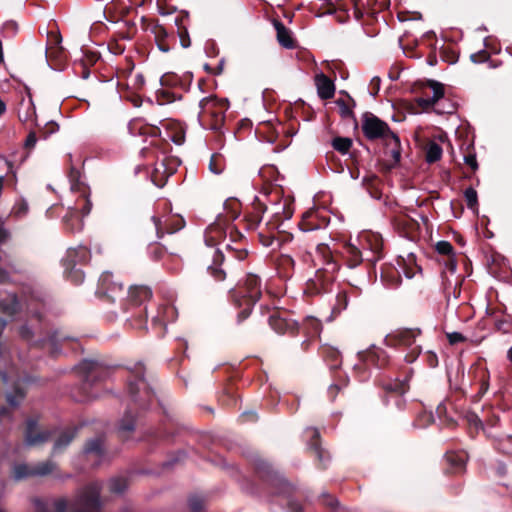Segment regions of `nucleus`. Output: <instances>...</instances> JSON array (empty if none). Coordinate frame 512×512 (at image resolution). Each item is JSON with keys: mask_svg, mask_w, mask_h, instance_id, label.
I'll list each match as a JSON object with an SVG mask.
<instances>
[{"mask_svg": "<svg viewBox=\"0 0 512 512\" xmlns=\"http://www.w3.org/2000/svg\"><path fill=\"white\" fill-rule=\"evenodd\" d=\"M131 377L128 380V393L131 401L141 409L148 408L153 399V391L145 380V367L136 363L130 368Z\"/></svg>", "mask_w": 512, "mask_h": 512, "instance_id": "obj_1", "label": "nucleus"}, {"mask_svg": "<svg viewBox=\"0 0 512 512\" xmlns=\"http://www.w3.org/2000/svg\"><path fill=\"white\" fill-rule=\"evenodd\" d=\"M419 329H399L385 337V343L390 347H403L408 350L405 355L407 363H413L421 353V346L415 343L416 337L420 335Z\"/></svg>", "mask_w": 512, "mask_h": 512, "instance_id": "obj_2", "label": "nucleus"}, {"mask_svg": "<svg viewBox=\"0 0 512 512\" xmlns=\"http://www.w3.org/2000/svg\"><path fill=\"white\" fill-rule=\"evenodd\" d=\"M101 485L98 482L91 483L78 490L74 504L76 508L72 512H99L101 509Z\"/></svg>", "mask_w": 512, "mask_h": 512, "instance_id": "obj_3", "label": "nucleus"}, {"mask_svg": "<svg viewBox=\"0 0 512 512\" xmlns=\"http://www.w3.org/2000/svg\"><path fill=\"white\" fill-rule=\"evenodd\" d=\"M233 302L238 303V298L248 299L250 303H256L261 295L260 279L255 274H247L243 283L230 291Z\"/></svg>", "mask_w": 512, "mask_h": 512, "instance_id": "obj_4", "label": "nucleus"}, {"mask_svg": "<svg viewBox=\"0 0 512 512\" xmlns=\"http://www.w3.org/2000/svg\"><path fill=\"white\" fill-rule=\"evenodd\" d=\"M76 372L83 380L84 389L92 386L96 382L104 380L108 371L99 362L93 360H83L76 367Z\"/></svg>", "mask_w": 512, "mask_h": 512, "instance_id": "obj_5", "label": "nucleus"}, {"mask_svg": "<svg viewBox=\"0 0 512 512\" xmlns=\"http://www.w3.org/2000/svg\"><path fill=\"white\" fill-rule=\"evenodd\" d=\"M362 131L368 140L384 139L392 131L389 125L372 113H365Z\"/></svg>", "mask_w": 512, "mask_h": 512, "instance_id": "obj_6", "label": "nucleus"}, {"mask_svg": "<svg viewBox=\"0 0 512 512\" xmlns=\"http://www.w3.org/2000/svg\"><path fill=\"white\" fill-rule=\"evenodd\" d=\"M206 242V249L205 254L207 256L213 257V262L211 265L208 266L209 273L215 278L217 281H222L226 277L225 271L220 267L224 256L223 253L220 251V249L215 248L214 242L208 240V238L205 239Z\"/></svg>", "mask_w": 512, "mask_h": 512, "instance_id": "obj_7", "label": "nucleus"}, {"mask_svg": "<svg viewBox=\"0 0 512 512\" xmlns=\"http://www.w3.org/2000/svg\"><path fill=\"white\" fill-rule=\"evenodd\" d=\"M98 293L114 302L116 298L123 294V285L114 281L110 272H104L98 281Z\"/></svg>", "mask_w": 512, "mask_h": 512, "instance_id": "obj_8", "label": "nucleus"}, {"mask_svg": "<svg viewBox=\"0 0 512 512\" xmlns=\"http://www.w3.org/2000/svg\"><path fill=\"white\" fill-rule=\"evenodd\" d=\"M364 261L372 264L376 263L382 257V241L376 235H371L360 239Z\"/></svg>", "mask_w": 512, "mask_h": 512, "instance_id": "obj_9", "label": "nucleus"}, {"mask_svg": "<svg viewBox=\"0 0 512 512\" xmlns=\"http://www.w3.org/2000/svg\"><path fill=\"white\" fill-rule=\"evenodd\" d=\"M52 433L50 431H37V420L28 419L26 422L25 444L27 446H37L50 440Z\"/></svg>", "mask_w": 512, "mask_h": 512, "instance_id": "obj_10", "label": "nucleus"}, {"mask_svg": "<svg viewBox=\"0 0 512 512\" xmlns=\"http://www.w3.org/2000/svg\"><path fill=\"white\" fill-rule=\"evenodd\" d=\"M71 191L80 194V199L76 202L77 209L80 210L82 217L88 216L92 210V202L90 200V191L88 187L78 181H72ZM73 213H76V208H73Z\"/></svg>", "mask_w": 512, "mask_h": 512, "instance_id": "obj_11", "label": "nucleus"}, {"mask_svg": "<svg viewBox=\"0 0 512 512\" xmlns=\"http://www.w3.org/2000/svg\"><path fill=\"white\" fill-rule=\"evenodd\" d=\"M201 109L200 115H211L222 120L224 110L226 109L225 100H219L216 97H205L199 102Z\"/></svg>", "mask_w": 512, "mask_h": 512, "instance_id": "obj_12", "label": "nucleus"}, {"mask_svg": "<svg viewBox=\"0 0 512 512\" xmlns=\"http://www.w3.org/2000/svg\"><path fill=\"white\" fill-rule=\"evenodd\" d=\"M358 358L366 365L381 367L385 363V353L374 345L365 351L358 352Z\"/></svg>", "mask_w": 512, "mask_h": 512, "instance_id": "obj_13", "label": "nucleus"}, {"mask_svg": "<svg viewBox=\"0 0 512 512\" xmlns=\"http://www.w3.org/2000/svg\"><path fill=\"white\" fill-rule=\"evenodd\" d=\"M90 259V252L86 246H78L77 248H70L67 250V254L64 261V266H76L88 262Z\"/></svg>", "mask_w": 512, "mask_h": 512, "instance_id": "obj_14", "label": "nucleus"}, {"mask_svg": "<svg viewBox=\"0 0 512 512\" xmlns=\"http://www.w3.org/2000/svg\"><path fill=\"white\" fill-rule=\"evenodd\" d=\"M271 328L278 334L294 333L297 330V323L279 316L277 313L269 317Z\"/></svg>", "mask_w": 512, "mask_h": 512, "instance_id": "obj_15", "label": "nucleus"}, {"mask_svg": "<svg viewBox=\"0 0 512 512\" xmlns=\"http://www.w3.org/2000/svg\"><path fill=\"white\" fill-rule=\"evenodd\" d=\"M342 254L349 268H355L364 261L362 251L355 244L350 242L344 244Z\"/></svg>", "mask_w": 512, "mask_h": 512, "instance_id": "obj_16", "label": "nucleus"}, {"mask_svg": "<svg viewBox=\"0 0 512 512\" xmlns=\"http://www.w3.org/2000/svg\"><path fill=\"white\" fill-rule=\"evenodd\" d=\"M317 92L321 99L327 100L334 96V83L323 73L316 76Z\"/></svg>", "mask_w": 512, "mask_h": 512, "instance_id": "obj_17", "label": "nucleus"}, {"mask_svg": "<svg viewBox=\"0 0 512 512\" xmlns=\"http://www.w3.org/2000/svg\"><path fill=\"white\" fill-rule=\"evenodd\" d=\"M76 433V428L65 429L64 431H62L54 441L52 454L61 453L64 449H66L74 439Z\"/></svg>", "mask_w": 512, "mask_h": 512, "instance_id": "obj_18", "label": "nucleus"}, {"mask_svg": "<svg viewBox=\"0 0 512 512\" xmlns=\"http://www.w3.org/2000/svg\"><path fill=\"white\" fill-rule=\"evenodd\" d=\"M19 307V301L14 293H8L5 299H0V310L8 315H14Z\"/></svg>", "mask_w": 512, "mask_h": 512, "instance_id": "obj_19", "label": "nucleus"}, {"mask_svg": "<svg viewBox=\"0 0 512 512\" xmlns=\"http://www.w3.org/2000/svg\"><path fill=\"white\" fill-rule=\"evenodd\" d=\"M12 477L15 481H21L34 477L33 465L26 463H16L13 465Z\"/></svg>", "mask_w": 512, "mask_h": 512, "instance_id": "obj_20", "label": "nucleus"}, {"mask_svg": "<svg viewBox=\"0 0 512 512\" xmlns=\"http://www.w3.org/2000/svg\"><path fill=\"white\" fill-rule=\"evenodd\" d=\"M56 470L57 464L51 460L33 464L34 477H45L53 474Z\"/></svg>", "mask_w": 512, "mask_h": 512, "instance_id": "obj_21", "label": "nucleus"}, {"mask_svg": "<svg viewBox=\"0 0 512 512\" xmlns=\"http://www.w3.org/2000/svg\"><path fill=\"white\" fill-rule=\"evenodd\" d=\"M129 297L136 303H142L152 297V291L147 286H135L129 290Z\"/></svg>", "mask_w": 512, "mask_h": 512, "instance_id": "obj_22", "label": "nucleus"}, {"mask_svg": "<svg viewBox=\"0 0 512 512\" xmlns=\"http://www.w3.org/2000/svg\"><path fill=\"white\" fill-rule=\"evenodd\" d=\"M155 40L158 49L165 53L173 49L176 43L175 34H157Z\"/></svg>", "mask_w": 512, "mask_h": 512, "instance_id": "obj_23", "label": "nucleus"}, {"mask_svg": "<svg viewBox=\"0 0 512 512\" xmlns=\"http://www.w3.org/2000/svg\"><path fill=\"white\" fill-rule=\"evenodd\" d=\"M306 432L309 433L312 437V440L309 443L310 448L314 450L318 460L321 463H324L328 457H326L325 451L316 442V440L319 438V431L315 428H308Z\"/></svg>", "mask_w": 512, "mask_h": 512, "instance_id": "obj_24", "label": "nucleus"}, {"mask_svg": "<svg viewBox=\"0 0 512 512\" xmlns=\"http://www.w3.org/2000/svg\"><path fill=\"white\" fill-rule=\"evenodd\" d=\"M446 460L455 469V471H460L465 466L467 456L463 452H450L446 454Z\"/></svg>", "mask_w": 512, "mask_h": 512, "instance_id": "obj_25", "label": "nucleus"}, {"mask_svg": "<svg viewBox=\"0 0 512 512\" xmlns=\"http://www.w3.org/2000/svg\"><path fill=\"white\" fill-rule=\"evenodd\" d=\"M119 432L124 434V433H130L132 431H134L135 429V419H134V416L132 414V411H131V408H129L124 416L122 417V419L120 420V423H119Z\"/></svg>", "mask_w": 512, "mask_h": 512, "instance_id": "obj_26", "label": "nucleus"}, {"mask_svg": "<svg viewBox=\"0 0 512 512\" xmlns=\"http://www.w3.org/2000/svg\"><path fill=\"white\" fill-rule=\"evenodd\" d=\"M84 453L95 454V456H97V457H102L103 456L102 439L99 437L90 439L84 447Z\"/></svg>", "mask_w": 512, "mask_h": 512, "instance_id": "obj_27", "label": "nucleus"}, {"mask_svg": "<svg viewBox=\"0 0 512 512\" xmlns=\"http://www.w3.org/2000/svg\"><path fill=\"white\" fill-rule=\"evenodd\" d=\"M442 148L436 142H430L426 148V161L428 163H434L441 159Z\"/></svg>", "mask_w": 512, "mask_h": 512, "instance_id": "obj_28", "label": "nucleus"}, {"mask_svg": "<svg viewBox=\"0 0 512 512\" xmlns=\"http://www.w3.org/2000/svg\"><path fill=\"white\" fill-rule=\"evenodd\" d=\"M66 277L74 284L78 285L84 281V273L81 269L76 268V266L70 265L65 266Z\"/></svg>", "mask_w": 512, "mask_h": 512, "instance_id": "obj_29", "label": "nucleus"}, {"mask_svg": "<svg viewBox=\"0 0 512 512\" xmlns=\"http://www.w3.org/2000/svg\"><path fill=\"white\" fill-rule=\"evenodd\" d=\"M332 146L336 151L346 154L352 146V140L347 137H336L332 140Z\"/></svg>", "mask_w": 512, "mask_h": 512, "instance_id": "obj_30", "label": "nucleus"}, {"mask_svg": "<svg viewBox=\"0 0 512 512\" xmlns=\"http://www.w3.org/2000/svg\"><path fill=\"white\" fill-rule=\"evenodd\" d=\"M24 396H25V392L22 388L19 387V381H18L16 384V387H15L14 394L9 392L6 395V398H7V402L9 403L10 406L17 407L20 404L21 400L24 398Z\"/></svg>", "mask_w": 512, "mask_h": 512, "instance_id": "obj_31", "label": "nucleus"}, {"mask_svg": "<svg viewBox=\"0 0 512 512\" xmlns=\"http://www.w3.org/2000/svg\"><path fill=\"white\" fill-rule=\"evenodd\" d=\"M235 305L239 306V307H242L243 306V309L242 311L238 314V322H241L243 320H245L246 318H248V316L250 315L251 313V310H252V307L254 306L255 303H250V300L248 299H243V302L238 298V303L234 302Z\"/></svg>", "mask_w": 512, "mask_h": 512, "instance_id": "obj_32", "label": "nucleus"}, {"mask_svg": "<svg viewBox=\"0 0 512 512\" xmlns=\"http://www.w3.org/2000/svg\"><path fill=\"white\" fill-rule=\"evenodd\" d=\"M109 489L112 493L121 494L127 489V481L124 478H113L109 482Z\"/></svg>", "mask_w": 512, "mask_h": 512, "instance_id": "obj_33", "label": "nucleus"}, {"mask_svg": "<svg viewBox=\"0 0 512 512\" xmlns=\"http://www.w3.org/2000/svg\"><path fill=\"white\" fill-rule=\"evenodd\" d=\"M464 197H465V200H466V203H467V207L469 209H475L478 205V196H477V191L472 188V187H469L467 188L465 191H464Z\"/></svg>", "mask_w": 512, "mask_h": 512, "instance_id": "obj_34", "label": "nucleus"}, {"mask_svg": "<svg viewBox=\"0 0 512 512\" xmlns=\"http://www.w3.org/2000/svg\"><path fill=\"white\" fill-rule=\"evenodd\" d=\"M29 210V206L26 200L22 199L17 201L13 208H12V214L17 218L24 217Z\"/></svg>", "mask_w": 512, "mask_h": 512, "instance_id": "obj_35", "label": "nucleus"}, {"mask_svg": "<svg viewBox=\"0 0 512 512\" xmlns=\"http://www.w3.org/2000/svg\"><path fill=\"white\" fill-rule=\"evenodd\" d=\"M430 88L432 89L433 95L431 96L432 102L439 101L444 96V87L441 83L437 81H430Z\"/></svg>", "mask_w": 512, "mask_h": 512, "instance_id": "obj_36", "label": "nucleus"}, {"mask_svg": "<svg viewBox=\"0 0 512 512\" xmlns=\"http://www.w3.org/2000/svg\"><path fill=\"white\" fill-rule=\"evenodd\" d=\"M279 44L286 49H293L296 47V41L292 34H276Z\"/></svg>", "mask_w": 512, "mask_h": 512, "instance_id": "obj_37", "label": "nucleus"}, {"mask_svg": "<svg viewBox=\"0 0 512 512\" xmlns=\"http://www.w3.org/2000/svg\"><path fill=\"white\" fill-rule=\"evenodd\" d=\"M385 145L389 149H395L396 147H401L400 138L397 134L391 131L386 138L383 139Z\"/></svg>", "mask_w": 512, "mask_h": 512, "instance_id": "obj_38", "label": "nucleus"}, {"mask_svg": "<svg viewBox=\"0 0 512 512\" xmlns=\"http://www.w3.org/2000/svg\"><path fill=\"white\" fill-rule=\"evenodd\" d=\"M51 505L55 509V512H66L68 501L65 497L54 498L51 501Z\"/></svg>", "mask_w": 512, "mask_h": 512, "instance_id": "obj_39", "label": "nucleus"}, {"mask_svg": "<svg viewBox=\"0 0 512 512\" xmlns=\"http://www.w3.org/2000/svg\"><path fill=\"white\" fill-rule=\"evenodd\" d=\"M34 115L35 107L31 101L27 104V110L24 113L22 111L18 112V118L21 122L29 121Z\"/></svg>", "mask_w": 512, "mask_h": 512, "instance_id": "obj_40", "label": "nucleus"}, {"mask_svg": "<svg viewBox=\"0 0 512 512\" xmlns=\"http://www.w3.org/2000/svg\"><path fill=\"white\" fill-rule=\"evenodd\" d=\"M353 6L354 15L359 17L363 13L365 8L369 6V0H350Z\"/></svg>", "mask_w": 512, "mask_h": 512, "instance_id": "obj_41", "label": "nucleus"}, {"mask_svg": "<svg viewBox=\"0 0 512 512\" xmlns=\"http://www.w3.org/2000/svg\"><path fill=\"white\" fill-rule=\"evenodd\" d=\"M204 507V501L199 496H192L189 499V508L192 512H200Z\"/></svg>", "mask_w": 512, "mask_h": 512, "instance_id": "obj_42", "label": "nucleus"}, {"mask_svg": "<svg viewBox=\"0 0 512 512\" xmlns=\"http://www.w3.org/2000/svg\"><path fill=\"white\" fill-rule=\"evenodd\" d=\"M209 169L212 173L218 175L223 171V166L220 161V157L213 155L210 159Z\"/></svg>", "mask_w": 512, "mask_h": 512, "instance_id": "obj_43", "label": "nucleus"}, {"mask_svg": "<svg viewBox=\"0 0 512 512\" xmlns=\"http://www.w3.org/2000/svg\"><path fill=\"white\" fill-rule=\"evenodd\" d=\"M436 251L442 255H450L453 251V246L448 241H439L436 243Z\"/></svg>", "mask_w": 512, "mask_h": 512, "instance_id": "obj_44", "label": "nucleus"}, {"mask_svg": "<svg viewBox=\"0 0 512 512\" xmlns=\"http://www.w3.org/2000/svg\"><path fill=\"white\" fill-rule=\"evenodd\" d=\"M20 337L30 343L33 339L34 332L28 324H24L19 328Z\"/></svg>", "mask_w": 512, "mask_h": 512, "instance_id": "obj_45", "label": "nucleus"}, {"mask_svg": "<svg viewBox=\"0 0 512 512\" xmlns=\"http://www.w3.org/2000/svg\"><path fill=\"white\" fill-rule=\"evenodd\" d=\"M256 467H257L258 472L262 473L263 475L269 476L273 472L271 465L263 460H259L257 462Z\"/></svg>", "mask_w": 512, "mask_h": 512, "instance_id": "obj_46", "label": "nucleus"}, {"mask_svg": "<svg viewBox=\"0 0 512 512\" xmlns=\"http://www.w3.org/2000/svg\"><path fill=\"white\" fill-rule=\"evenodd\" d=\"M470 59L474 63H482L488 59V54L485 50H479L476 53H472Z\"/></svg>", "mask_w": 512, "mask_h": 512, "instance_id": "obj_47", "label": "nucleus"}, {"mask_svg": "<svg viewBox=\"0 0 512 512\" xmlns=\"http://www.w3.org/2000/svg\"><path fill=\"white\" fill-rule=\"evenodd\" d=\"M336 104L340 107V114L342 117H349L353 115L351 109L346 105L344 100L338 99Z\"/></svg>", "mask_w": 512, "mask_h": 512, "instance_id": "obj_48", "label": "nucleus"}, {"mask_svg": "<svg viewBox=\"0 0 512 512\" xmlns=\"http://www.w3.org/2000/svg\"><path fill=\"white\" fill-rule=\"evenodd\" d=\"M380 83H381V80L379 77L375 76L371 79V82H370V87H371V92L370 94L375 97L379 90H380Z\"/></svg>", "mask_w": 512, "mask_h": 512, "instance_id": "obj_49", "label": "nucleus"}, {"mask_svg": "<svg viewBox=\"0 0 512 512\" xmlns=\"http://www.w3.org/2000/svg\"><path fill=\"white\" fill-rule=\"evenodd\" d=\"M387 389L403 394L406 391V380L396 382L394 385H389L387 386Z\"/></svg>", "mask_w": 512, "mask_h": 512, "instance_id": "obj_50", "label": "nucleus"}, {"mask_svg": "<svg viewBox=\"0 0 512 512\" xmlns=\"http://www.w3.org/2000/svg\"><path fill=\"white\" fill-rule=\"evenodd\" d=\"M447 337L450 344H457L465 340V337L459 332L449 333L447 334Z\"/></svg>", "mask_w": 512, "mask_h": 512, "instance_id": "obj_51", "label": "nucleus"}, {"mask_svg": "<svg viewBox=\"0 0 512 512\" xmlns=\"http://www.w3.org/2000/svg\"><path fill=\"white\" fill-rule=\"evenodd\" d=\"M32 502L35 506L36 512H47V502L40 498H34Z\"/></svg>", "mask_w": 512, "mask_h": 512, "instance_id": "obj_52", "label": "nucleus"}, {"mask_svg": "<svg viewBox=\"0 0 512 512\" xmlns=\"http://www.w3.org/2000/svg\"><path fill=\"white\" fill-rule=\"evenodd\" d=\"M464 162L471 167V169L476 170L478 168V163L476 160L475 154H467L464 156Z\"/></svg>", "mask_w": 512, "mask_h": 512, "instance_id": "obj_53", "label": "nucleus"}, {"mask_svg": "<svg viewBox=\"0 0 512 512\" xmlns=\"http://www.w3.org/2000/svg\"><path fill=\"white\" fill-rule=\"evenodd\" d=\"M2 29L4 32H14L19 29V25L17 22L9 20L3 24Z\"/></svg>", "mask_w": 512, "mask_h": 512, "instance_id": "obj_54", "label": "nucleus"}, {"mask_svg": "<svg viewBox=\"0 0 512 512\" xmlns=\"http://www.w3.org/2000/svg\"><path fill=\"white\" fill-rule=\"evenodd\" d=\"M319 228H320V226L318 224H314L311 221H303L301 223V229L304 232H310V231L318 230Z\"/></svg>", "mask_w": 512, "mask_h": 512, "instance_id": "obj_55", "label": "nucleus"}, {"mask_svg": "<svg viewBox=\"0 0 512 512\" xmlns=\"http://www.w3.org/2000/svg\"><path fill=\"white\" fill-rule=\"evenodd\" d=\"M36 142H37V137H36L35 132H30L25 140L24 145L26 148L30 149L36 145Z\"/></svg>", "mask_w": 512, "mask_h": 512, "instance_id": "obj_56", "label": "nucleus"}, {"mask_svg": "<svg viewBox=\"0 0 512 512\" xmlns=\"http://www.w3.org/2000/svg\"><path fill=\"white\" fill-rule=\"evenodd\" d=\"M205 52L208 56L212 57L218 54V51L215 48V43L213 41H208L205 44Z\"/></svg>", "mask_w": 512, "mask_h": 512, "instance_id": "obj_57", "label": "nucleus"}, {"mask_svg": "<svg viewBox=\"0 0 512 512\" xmlns=\"http://www.w3.org/2000/svg\"><path fill=\"white\" fill-rule=\"evenodd\" d=\"M178 36H179L180 45L183 48H188L191 46V40H190L189 34H178Z\"/></svg>", "mask_w": 512, "mask_h": 512, "instance_id": "obj_58", "label": "nucleus"}, {"mask_svg": "<svg viewBox=\"0 0 512 512\" xmlns=\"http://www.w3.org/2000/svg\"><path fill=\"white\" fill-rule=\"evenodd\" d=\"M390 155L395 164L399 163L401 160V147H396L395 149H390Z\"/></svg>", "mask_w": 512, "mask_h": 512, "instance_id": "obj_59", "label": "nucleus"}, {"mask_svg": "<svg viewBox=\"0 0 512 512\" xmlns=\"http://www.w3.org/2000/svg\"><path fill=\"white\" fill-rule=\"evenodd\" d=\"M436 102H432V98L431 97H422L418 100V104L423 107V108H428V107H431L435 104Z\"/></svg>", "mask_w": 512, "mask_h": 512, "instance_id": "obj_60", "label": "nucleus"}, {"mask_svg": "<svg viewBox=\"0 0 512 512\" xmlns=\"http://www.w3.org/2000/svg\"><path fill=\"white\" fill-rule=\"evenodd\" d=\"M48 36H49L50 43L60 44L62 42V34L54 33V34H48Z\"/></svg>", "mask_w": 512, "mask_h": 512, "instance_id": "obj_61", "label": "nucleus"}, {"mask_svg": "<svg viewBox=\"0 0 512 512\" xmlns=\"http://www.w3.org/2000/svg\"><path fill=\"white\" fill-rule=\"evenodd\" d=\"M446 268H447L451 273H455V272H456V269H457V263H456V261H455L453 258H450V259L446 262Z\"/></svg>", "mask_w": 512, "mask_h": 512, "instance_id": "obj_62", "label": "nucleus"}, {"mask_svg": "<svg viewBox=\"0 0 512 512\" xmlns=\"http://www.w3.org/2000/svg\"><path fill=\"white\" fill-rule=\"evenodd\" d=\"M468 421L470 424L474 425L476 428H478L479 426L482 425L480 419L478 418L477 415L475 414H471L469 417H468Z\"/></svg>", "mask_w": 512, "mask_h": 512, "instance_id": "obj_63", "label": "nucleus"}, {"mask_svg": "<svg viewBox=\"0 0 512 512\" xmlns=\"http://www.w3.org/2000/svg\"><path fill=\"white\" fill-rule=\"evenodd\" d=\"M10 237V233L5 228H0V244L6 242Z\"/></svg>", "mask_w": 512, "mask_h": 512, "instance_id": "obj_64", "label": "nucleus"}]
</instances>
